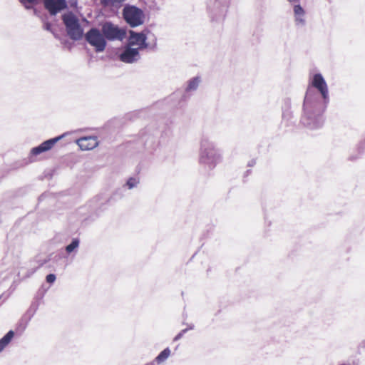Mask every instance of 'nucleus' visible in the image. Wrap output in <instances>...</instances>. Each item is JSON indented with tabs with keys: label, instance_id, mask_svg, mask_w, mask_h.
Returning a JSON list of instances; mask_svg holds the SVG:
<instances>
[{
	"label": "nucleus",
	"instance_id": "nucleus-26",
	"mask_svg": "<svg viewBox=\"0 0 365 365\" xmlns=\"http://www.w3.org/2000/svg\"><path fill=\"white\" fill-rule=\"evenodd\" d=\"M290 2L297 1L298 0H289Z\"/></svg>",
	"mask_w": 365,
	"mask_h": 365
},
{
	"label": "nucleus",
	"instance_id": "nucleus-22",
	"mask_svg": "<svg viewBox=\"0 0 365 365\" xmlns=\"http://www.w3.org/2000/svg\"><path fill=\"white\" fill-rule=\"evenodd\" d=\"M43 29L48 31H50V32H53V30H52V28H51V23L49 22H46L43 25Z\"/></svg>",
	"mask_w": 365,
	"mask_h": 365
},
{
	"label": "nucleus",
	"instance_id": "nucleus-11",
	"mask_svg": "<svg viewBox=\"0 0 365 365\" xmlns=\"http://www.w3.org/2000/svg\"><path fill=\"white\" fill-rule=\"evenodd\" d=\"M76 143L81 150H90L98 145V140L96 136H86L78 139Z\"/></svg>",
	"mask_w": 365,
	"mask_h": 365
},
{
	"label": "nucleus",
	"instance_id": "nucleus-24",
	"mask_svg": "<svg viewBox=\"0 0 365 365\" xmlns=\"http://www.w3.org/2000/svg\"><path fill=\"white\" fill-rule=\"evenodd\" d=\"M156 362L155 361V360L150 363H148V364H146L145 365H155Z\"/></svg>",
	"mask_w": 365,
	"mask_h": 365
},
{
	"label": "nucleus",
	"instance_id": "nucleus-15",
	"mask_svg": "<svg viewBox=\"0 0 365 365\" xmlns=\"http://www.w3.org/2000/svg\"><path fill=\"white\" fill-rule=\"evenodd\" d=\"M170 349L168 347L163 350L155 359V361L160 364L165 361L170 355Z\"/></svg>",
	"mask_w": 365,
	"mask_h": 365
},
{
	"label": "nucleus",
	"instance_id": "nucleus-18",
	"mask_svg": "<svg viewBox=\"0 0 365 365\" xmlns=\"http://www.w3.org/2000/svg\"><path fill=\"white\" fill-rule=\"evenodd\" d=\"M80 241L78 238H74L72 240V242L66 247V251L68 253H71L75 251L79 246Z\"/></svg>",
	"mask_w": 365,
	"mask_h": 365
},
{
	"label": "nucleus",
	"instance_id": "nucleus-16",
	"mask_svg": "<svg viewBox=\"0 0 365 365\" xmlns=\"http://www.w3.org/2000/svg\"><path fill=\"white\" fill-rule=\"evenodd\" d=\"M43 3L46 0H43ZM21 4L27 10L32 9L34 6L38 4L39 0H19Z\"/></svg>",
	"mask_w": 365,
	"mask_h": 365
},
{
	"label": "nucleus",
	"instance_id": "nucleus-8",
	"mask_svg": "<svg viewBox=\"0 0 365 365\" xmlns=\"http://www.w3.org/2000/svg\"><path fill=\"white\" fill-rule=\"evenodd\" d=\"M139 51V48H133V46L127 44L120 54L119 58L122 62L125 63H135L141 58Z\"/></svg>",
	"mask_w": 365,
	"mask_h": 365
},
{
	"label": "nucleus",
	"instance_id": "nucleus-3",
	"mask_svg": "<svg viewBox=\"0 0 365 365\" xmlns=\"http://www.w3.org/2000/svg\"><path fill=\"white\" fill-rule=\"evenodd\" d=\"M122 16L125 23L131 28L143 25L145 19V13L141 9L128 4L123 6Z\"/></svg>",
	"mask_w": 365,
	"mask_h": 365
},
{
	"label": "nucleus",
	"instance_id": "nucleus-20",
	"mask_svg": "<svg viewBox=\"0 0 365 365\" xmlns=\"http://www.w3.org/2000/svg\"><path fill=\"white\" fill-rule=\"evenodd\" d=\"M194 329V325H193V324H190V325L188 326V327H187V328L182 329V330L179 334H178L175 336V338H174V341H178V340L180 339L182 337V336H183V335H184V334H185L188 330H192V329Z\"/></svg>",
	"mask_w": 365,
	"mask_h": 365
},
{
	"label": "nucleus",
	"instance_id": "nucleus-23",
	"mask_svg": "<svg viewBox=\"0 0 365 365\" xmlns=\"http://www.w3.org/2000/svg\"><path fill=\"white\" fill-rule=\"evenodd\" d=\"M256 164V160L255 159H252L251 160L249 161L248 163V166H254Z\"/></svg>",
	"mask_w": 365,
	"mask_h": 365
},
{
	"label": "nucleus",
	"instance_id": "nucleus-9",
	"mask_svg": "<svg viewBox=\"0 0 365 365\" xmlns=\"http://www.w3.org/2000/svg\"><path fill=\"white\" fill-rule=\"evenodd\" d=\"M65 135L66 134H63L56 138L48 139L43 142L39 145L33 148L30 151L31 157L36 156L41 154L42 153L50 150L57 142H58L65 136Z\"/></svg>",
	"mask_w": 365,
	"mask_h": 365
},
{
	"label": "nucleus",
	"instance_id": "nucleus-10",
	"mask_svg": "<svg viewBox=\"0 0 365 365\" xmlns=\"http://www.w3.org/2000/svg\"><path fill=\"white\" fill-rule=\"evenodd\" d=\"M43 5L51 16H55L68 8L66 0H46Z\"/></svg>",
	"mask_w": 365,
	"mask_h": 365
},
{
	"label": "nucleus",
	"instance_id": "nucleus-14",
	"mask_svg": "<svg viewBox=\"0 0 365 365\" xmlns=\"http://www.w3.org/2000/svg\"><path fill=\"white\" fill-rule=\"evenodd\" d=\"M14 336V331L10 330L0 339V352L10 343Z\"/></svg>",
	"mask_w": 365,
	"mask_h": 365
},
{
	"label": "nucleus",
	"instance_id": "nucleus-21",
	"mask_svg": "<svg viewBox=\"0 0 365 365\" xmlns=\"http://www.w3.org/2000/svg\"><path fill=\"white\" fill-rule=\"evenodd\" d=\"M56 279V277L54 274H49L46 276V282L50 284L53 283L55 282Z\"/></svg>",
	"mask_w": 365,
	"mask_h": 365
},
{
	"label": "nucleus",
	"instance_id": "nucleus-6",
	"mask_svg": "<svg viewBox=\"0 0 365 365\" xmlns=\"http://www.w3.org/2000/svg\"><path fill=\"white\" fill-rule=\"evenodd\" d=\"M101 31L106 40L122 41L126 36V30L118 27L110 21L105 22L101 27Z\"/></svg>",
	"mask_w": 365,
	"mask_h": 365
},
{
	"label": "nucleus",
	"instance_id": "nucleus-25",
	"mask_svg": "<svg viewBox=\"0 0 365 365\" xmlns=\"http://www.w3.org/2000/svg\"><path fill=\"white\" fill-rule=\"evenodd\" d=\"M361 145H364V148H365V141L361 143L360 147H361Z\"/></svg>",
	"mask_w": 365,
	"mask_h": 365
},
{
	"label": "nucleus",
	"instance_id": "nucleus-17",
	"mask_svg": "<svg viewBox=\"0 0 365 365\" xmlns=\"http://www.w3.org/2000/svg\"><path fill=\"white\" fill-rule=\"evenodd\" d=\"M43 3L46 0H43ZM21 4L27 10L32 9L34 6L38 4L39 0H19Z\"/></svg>",
	"mask_w": 365,
	"mask_h": 365
},
{
	"label": "nucleus",
	"instance_id": "nucleus-13",
	"mask_svg": "<svg viewBox=\"0 0 365 365\" xmlns=\"http://www.w3.org/2000/svg\"><path fill=\"white\" fill-rule=\"evenodd\" d=\"M200 82H201V78L199 76H196V77H194V78L190 79L187 81V85L185 88V91L187 93L195 91L197 89Z\"/></svg>",
	"mask_w": 365,
	"mask_h": 365
},
{
	"label": "nucleus",
	"instance_id": "nucleus-4",
	"mask_svg": "<svg viewBox=\"0 0 365 365\" xmlns=\"http://www.w3.org/2000/svg\"><path fill=\"white\" fill-rule=\"evenodd\" d=\"M62 21L71 39L78 41L82 38L83 29L79 23L78 19L73 12L70 11L63 14Z\"/></svg>",
	"mask_w": 365,
	"mask_h": 365
},
{
	"label": "nucleus",
	"instance_id": "nucleus-2",
	"mask_svg": "<svg viewBox=\"0 0 365 365\" xmlns=\"http://www.w3.org/2000/svg\"><path fill=\"white\" fill-rule=\"evenodd\" d=\"M222 160V153L215 143L207 136L202 137L200 143V164L209 170H212Z\"/></svg>",
	"mask_w": 365,
	"mask_h": 365
},
{
	"label": "nucleus",
	"instance_id": "nucleus-1",
	"mask_svg": "<svg viewBox=\"0 0 365 365\" xmlns=\"http://www.w3.org/2000/svg\"><path fill=\"white\" fill-rule=\"evenodd\" d=\"M312 86L321 94L322 101L319 95L309 88L304 101V115L302 123L310 129L321 128L324 123L323 113L329 102L328 86L321 73L313 76Z\"/></svg>",
	"mask_w": 365,
	"mask_h": 365
},
{
	"label": "nucleus",
	"instance_id": "nucleus-12",
	"mask_svg": "<svg viewBox=\"0 0 365 365\" xmlns=\"http://www.w3.org/2000/svg\"><path fill=\"white\" fill-rule=\"evenodd\" d=\"M289 4H297L294 6L293 11L294 14V21L297 26H304L306 24V20L304 18L305 11L299 4L300 0L297 1L290 2L287 0Z\"/></svg>",
	"mask_w": 365,
	"mask_h": 365
},
{
	"label": "nucleus",
	"instance_id": "nucleus-19",
	"mask_svg": "<svg viewBox=\"0 0 365 365\" xmlns=\"http://www.w3.org/2000/svg\"><path fill=\"white\" fill-rule=\"evenodd\" d=\"M139 183V181L135 178H130L127 182L125 185L128 186L129 189H133L137 186Z\"/></svg>",
	"mask_w": 365,
	"mask_h": 365
},
{
	"label": "nucleus",
	"instance_id": "nucleus-7",
	"mask_svg": "<svg viewBox=\"0 0 365 365\" xmlns=\"http://www.w3.org/2000/svg\"><path fill=\"white\" fill-rule=\"evenodd\" d=\"M148 32V30H144L141 32L130 30L129 31L130 36L128 44L130 46H138L137 48H139V50L147 48L148 47V43H147V34Z\"/></svg>",
	"mask_w": 365,
	"mask_h": 365
},
{
	"label": "nucleus",
	"instance_id": "nucleus-5",
	"mask_svg": "<svg viewBox=\"0 0 365 365\" xmlns=\"http://www.w3.org/2000/svg\"><path fill=\"white\" fill-rule=\"evenodd\" d=\"M86 41L94 48L97 53L103 52L107 46V41L101 31L91 28L84 35Z\"/></svg>",
	"mask_w": 365,
	"mask_h": 365
}]
</instances>
